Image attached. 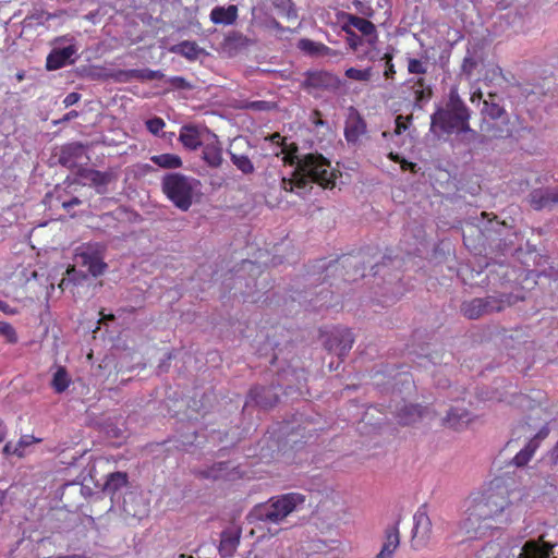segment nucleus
Returning <instances> with one entry per match:
<instances>
[{
    "instance_id": "obj_26",
    "label": "nucleus",
    "mask_w": 558,
    "mask_h": 558,
    "mask_svg": "<svg viewBox=\"0 0 558 558\" xmlns=\"http://www.w3.org/2000/svg\"><path fill=\"white\" fill-rule=\"evenodd\" d=\"M83 153V145L80 143H70L61 147L59 154L60 165L72 168Z\"/></svg>"
},
{
    "instance_id": "obj_17",
    "label": "nucleus",
    "mask_w": 558,
    "mask_h": 558,
    "mask_svg": "<svg viewBox=\"0 0 558 558\" xmlns=\"http://www.w3.org/2000/svg\"><path fill=\"white\" fill-rule=\"evenodd\" d=\"M530 205L535 210H542L558 204V187L555 190L536 189L530 193Z\"/></svg>"
},
{
    "instance_id": "obj_9",
    "label": "nucleus",
    "mask_w": 558,
    "mask_h": 558,
    "mask_svg": "<svg viewBox=\"0 0 558 558\" xmlns=\"http://www.w3.org/2000/svg\"><path fill=\"white\" fill-rule=\"evenodd\" d=\"M322 336L326 337L324 340L326 350L337 354L339 357L345 356L354 343L351 329L344 327H333L329 331L322 332Z\"/></svg>"
},
{
    "instance_id": "obj_29",
    "label": "nucleus",
    "mask_w": 558,
    "mask_h": 558,
    "mask_svg": "<svg viewBox=\"0 0 558 558\" xmlns=\"http://www.w3.org/2000/svg\"><path fill=\"white\" fill-rule=\"evenodd\" d=\"M129 484L128 474L124 472H113L108 475L104 486V492L109 494L111 498Z\"/></svg>"
},
{
    "instance_id": "obj_61",
    "label": "nucleus",
    "mask_w": 558,
    "mask_h": 558,
    "mask_svg": "<svg viewBox=\"0 0 558 558\" xmlns=\"http://www.w3.org/2000/svg\"><path fill=\"white\" fill-rule=\"evenodd\" d=\"M78 204H81V201L77 197H73L71 201L63 203V207L69 208Z\"/></svg>"
},
{
    "instance_id": "obj_8",
    "label": "nucleus",
    "mask_w": 558,
    "mask_h": 558,
    "mask_svg": "<svg viewBox=\"0 0 558 558\" xmlns=\"http://www.w3.org/2000/svg\"><path fill=\"white\" fill-rule=\"evenodd\" d=\"M341 85L342 81L338 75L325 70L306 71L301 83V87L312 95L318 92H337Z\"/></svg>"
},
{
    "instance_id": "obj_40",
    "label": "nucleus",
    "mask_w": 558,
    "mask_h": 558,
    "mask_svg": "<svg viewBox=\"0 0 558 558\" xmlns=\"http://www.w3.org/2000/svg\"><path fill=\"white\" fill-rule=\"evenodd\" d=\"M262 392L263 393L270 392V389H267V388H264V387H260V388L256 387V388H253L250 391V396L256 402V404H258V405H260L263 408H268V407H272L278 401V397L276 395L272 396L271 400H268V399H264L260 396Z\"/></svg>"
},
{
    "instance_id": "obj_42",
    "label": "nucleus",
    "mask_w": 558,
    "mask_h": 558,
    "mask_svg": "<svg viewBox=\"0 0 558 558\" xmlns=\"http://www.w3.org/2000/svg\"><path fill=\"white\" fill-rule=\"evenodd\" d=\"M0 335H2L10 344H15L19 341L16 330L10 323L0 322Z\"/></svg>"
},
{
    "instance_id": "obj_16",
    "label": "nucleus",
    "mask_w": 558,
    "mask_h": 558,
    "mask_svg": "<svg viewBox=\"0 0 558 558\" xmlns=\"http://www.w3.org/2000/svg\"><path fill=\"white\" fill-rule=\"evenodd\" d=\"M411 84L414 107L422 109L423 106L433 97V88L427 81L420 76L408 81Z\"/></svg>"
},
{
    "instance_id": "obj_27",
    "label": "nucleus",
    "mask_w": 558,
    "mask_h": 558,
    "mask_svg": "<svg viewBox=\"0 0 558 558\" xmlns=\"http://www.w3.org/2000/svg\"><path fill=\"white\" fill-rule=\"evenodd\" d=\"M424 415V410L418 404H405L397 413L398 423L412 425L418 422Z\"/></svg>"
},
{
    "instance_id": "obj_7",
    "label": "nucleus",
    "mask_w": 558,
    "mask_h": 558,
    "mask_svg": "<svg viewBox=\"0 0 558 558\" xmlns=\"http://www.w3.org/2000/svg\"><path fill=\"white\" fill-rule=\"evenodd\" d=\"M105 252L106 246L101 243H84L76 248L75 257L93 277H99L107 269V264L104 260Z\"/></svg>"
},
{
    "instance_id": "obj_21",
    "label": "nucleus",
    "mask_w": 558,
    "mask_h": 558,
    "mask_svg": "<svg viewBox=\"0 0 558 558\" xmlns=\"http://www.w3.org/2000/svg\"><path fill=\"white\" fill-rule=\"evenodd\" d=\"M239 16V8L235 4L228 7H215L209 14L210 21L216 25H232Z\"/></svg>"
},
{
    "instance_id": "obj_51",
    "label": "nucleus",
    "mask_w": 558,
    "mask_h": 558,
    "mask_svg": "<svg viewBox=\"0 0 558 558\" xmlns=\"http://www.w3.org/2000/svg\"><path fill=\"white\" fill-rule=\"evenodd\" d=\"M310 121L315 128L325 126L327 123L318 109H314L310 116Z\"/></svg>"
},
{
    "instance_id": "obj_5",
    "label": "nucleus",
    "mask_w": 558,
    "mask_h": 558,
    "mask_svg": "<svg viewBox=\"0 0 558 558\" xmlns=\"http://www.w3.org/2000/svg\"><path fill=\"white\" fill-rule=\"evenodd\" d=\"M162 192L179 209L186 211L192 203L199 181L182 173H168L162 178Z\"/></svg>"
},
{
    "instance_id": "obj_1",
    "label": "nucleus",
    "mask_w": 558,
    "mask_h": 558,
    "mask_svg": "<svg viewBox=\"0 0 558 558\" xmlns=\"http://www.w3.org/2000/svg\"><path fill=\"white\" fill-rule=\"evenodd\" d=\"M470 110L459 96L457 88L449 92L446 105L430 118V130L440 134L466 133L470 129Z\"/></svg>"
},
{
    "instance_id": "obj_63",
    "label": "nucleus",
    "mask_w": 558,
    "mask_h": 558,
    "mask_svg": "<svg viewBox=\"0 0 558 558\" xmlns=\"http://www.w3.org/2000/svg\"><path fill=\"white\" fill-rule=\"evenodd\" d=\"M388 158H389L390 160H392V161H395V162H399V163H400V161L402 160V157H400L398 154L392 153V151H391V153H389Z\"/></svg>"
},
{
    "instance_id": "obj_52",
    "label": "nucleus",
    "mask_w": 558,
    "mask_h": 558,
    "mask_svg": "<svg viewBox=\"0 0 558 558\" xmlns=\"http://www.w3.org/2000/svg\"><path fill=\"white\" fill-rule=\"evenodd\" d=\"M344 262L345 260H342V262L335 260V262L329 263V265L325 269L327 272L326 276H328L329 274H331V275L341 274V270L344 267Z\"/></svg>"
},
{
    "instance_id": "obj_22",
    "label": "nucleus",
    "mask_w": 558,
    "mask_h": 558,
    "mask_svg": "<svg viewBox=\"0 0 558 558\" xmlns=\"http://www.w3.org/2000/svg\"><path fill=\"white\" fill-rule=\"evenodd\" d=\"M471 421L472 415L466 409L452 407L444 418V425L458 430L465 427Z\"/></svg>"
},
{
    "instance_id": "obj_39",
    "label": "nucleus",
    "mask_w": 558,
    "mask_h": 558,
    "mask_svg": "<svg viewBox=\"0 0 558 558\" xmlns=\"http://www.w3.org/2000/svg\"><path fill=\"white\" fill-rule=\"evenodd\" d=\"M344 75L352 81L356 82H369L373 76V68L367 66L365 69L349 68L345 70Z\"/></svg>"
},
{
    "instance_id": "obj_10",
    "label": "nucleus",
    "mask_w": 558,
    "mask_h": 558,
    "mask_svg": "<svg viewBox=\"0 0 558 558\" xmlns=\"http://www.w3.org/2000/svg\"><path fill=\"white\" fill-rule=\"evenodd\" d=\"M481 510V508H476L473 504H470L466 508L465 517L459 527L461 533L468 538H477L493 526V524L482 515L483 511Z\"/></svg>"
},
{
    "instance_id": "obj_6",
    "label": "nucleus",
    "mask_w": 558,
    "mask_h": 558,
    "mask_svg": "<svg viewBox=\"0 0 558 558\" xmlns=\"http://www.w3.org/2000/svg\"><path fill=\"white\" fill-rule=\"evenodd\" d=\"M519 300H521L519 296L511 293H501L498 296L474 298L470 301H464L460 310L468 319H478L484 315L501 312L508 306L515 304Z\"/></svg>"
},
{
    "instance_id": "obj_47",
    "label": "nucleus",
    "mask_w": 558,
    "mask_h": 558,
    "mask_svg": "<svg viewBox=\"0 0 558 558\" xmlns=\"http://www.w3.org/2000/svg\"><path fill=\"white\" fill-rule=\"evenodd\" d=\"M168 83L175 89H191L192 84L186 81L183 76H172L168 80Z\"/></svg>"
},
{
    "instance_id": "obj_31",
    "label": "nucleus",
    "mask_w": 558,
    "mask_h": 558,
    "mask_svg": "<svg viewBox=\"0 0 558 558\" xmlns=\"http://www.w3.org/2000/svg\"><path fill=\"white\" fill-rule=\"evenodd\" d=\"M80 175L89 181L94 186H105L112 180L110 172H102L95 169H83Z\"/></svg>"
},
{
    "instance_id": "obj_55",
    "label": "nucleus",
    "mask_w": 558,
    "mask_h": 558,
    "mask_svg": "<svg viewBox=\"0 0 558 558\" xmlns=\"http://www.w3.org/2000/svg\"><path fill=\"white\" fill-rule=\"evenodd\" d=\"M269 141L274 144L286 146V138L280 133L275 132L269 136Z\"/></svg>"
},
{
    "instance_id": "obj_62",
    "label": "nucleus",
    "mask_w": 558,
    "mask_h": 558,
    "mask_svg": "<svg viewBox=\"0 0 558 558\" xmlns=\"http://www.w3.org/2000/svg\"><path fill=\"white\" fill-rule=\"evenodd\" d=\"M56 558H89L86 555L83 554H73V555H59Z\"/></svg>"
},
{
    "instance_id": "obj_3",
    "label": "nucleus",
    "mask_w": 558,
    "mask_h": 558,
    "mask_svg": "<svg viewBox=\"0 0 558 558\" xmlns=\"http://www.w3.org/2000/svg\"><path fill=\"white\" fill-rule=\"evenodd\" d=\"M305 496L300 493H287L271 497L267 502L254 507L253 515L265 523H279L299 506L305 502Z\"/></svg>"
},
{
    "instance_id": "obj_41",
    "label": "nucleus",
    "mask_w": 558,
    "mask_h": 558,
    "mask_svg": "<svg viewBox=\"0 0 558 558\" xmlns=\"http://www.w3.org/2000/svg\"><path fill=\"white\" fill-rule=\"evenodd\" d=\"M381 60L385 61L384 77L387 81H395L397 71L393 64V53L389 51L385 52Z\"/></svg>"
},
{
    "instance_id": "obj_50",
    "label": "nucleus",
    "mask_w": 558,
    "mask_h": 558,
    "mask_svg": "<svg viewBox=\"0 0 558 558\" xmlns=\"http://www.w3.org/2000/svg\"><path fill=\"white\" fill-rule=\"evenodd\" d=\"M3 453L7 456H16L19 458L24 457V451L19 449L15 444L11 441L7 442L3 447Z\"/></svg>"
},
{
    "instance_id": "obj_44",
    "label": "nucleus",
    "mask_w": 558,
    "mask_h": 558,
    "mask_svg": "<svg viewBox=\"0 0 558 558\" xmlns=\"http://www.w3.org/2000/svg\"><path fill=\"white\" fill-rule=\"evenodd\" d=\"M165 126L166 122L159 117H154L146 121L147 130L154 135H158Z\"/></svg>"
},
{
    "instance_id": "obj_38",
    "label": "nucleus",
    "mask_w": 558,
    "mask_h": 558,
    "mask_svg": "<svg viewBox=\"0 0 558 558\" xmlns=\"http://www.w3.org/2000/svg\"><path fill=\"white\" fill-rule=\"evenodd\" d=\"M428 71V58H408V73L425 75Z\"/></svg>"
},
{
    "instance_id": "obj_48",
    "label": "nucleus",
    "mask_w": 558,
    "mask_h": 558,
    "mask_svg": "<svg viewBox=\"0 0 558 558\" xmlns=\"http://www.w3.org/2000/svg\"><path fill=\"white\" fill-rule=\"evenodd\" d=\"M77 275L78 272L75 269V266H69L66 269V277L62 278L61 282L59 283V288L64 290L70 282L76 280Z\"/></svg>"
},
{
    "instance_id": "obj_24",
    "label": "nucleus",
    "mask_w": 558,
    "mask_h": 558,
    "mask_svg": "<svg viewBox=\"0 0 558 558\" xmlns=\"http://www.w3.org/2000/svg\"><path fill=\"white\" fill-rule=\"evenodd\" d=\"M179 141L189 150H196L203 145L201 133L195 125H183L180 130Z\"/></svg>"
},
{
    "instance_id": "obj_12",
    "label": "nucleus",
    "mask_w": 558,
    "mask_h": 558,
    "mask_svg": "<svg viewBox=\"0 0 558 558\" xmlns=\"http://www.w3.org/2000/svg\"><path fill=\"white\" fill-rule=\"evenodd\" d=\"M122 511L126 518L141 521L149 514V502L142 494L129 492L123 498Z\"/></svg>"
},
{
    "instance_id": "obj_14",
    "label": "nucleus",
    "mask_w": 558,
    "mask_h": 558,
    "mask_svg": "<svg viewBox=\"0 0 558 558\" xmlns=\"http://www.w3.org/2000/svg\"><path fill=\"white\" fill-rule=\"evenodd\" d=\"M342 22L344 26L357 29L367 38L369 45H374L378 40L377 29L373 22L351 13H344Z\"/></svg>"
},
{
    "instance_id": "obj_53",
    "label": "nucleus",
    "mask_w": 558,
    "mask_h": 558,
    "mask_svg": "<svg viewBox=\"0 0 558 558\" xmlns=\"http://www.w3.org/2000/svg\"><path fill=\"white\" fill-rule=\"evenodd\" d=\"M80 99H81V94L75 93V92L70 93L63 99L64 107L69 108L71 106L75 105L76 102H78Z\"/></svg>"
},
{
    "instance_id": "obj_57",
    "label": "nucleus",
    "mask_w": 558,
    "mask_h": 558,
    "mask_svg": "<svg viewBox=\"0 0 558 558\" xmlns=\"http://www.w3.org/2000/svg\"><path fill=\"white\" fill-rule=\"evenodd\" d=\"M403 117L402 116H398L396 118V132L398 134H400L402 131L407 130L408 125L407 123L403 121Z\"/></svg>"
},
{
    "instance_id": "obj_59",
    "label": "nucleus",
    "mask_w": 558,
    "mask_h": 558,
    "mask_svg": "<svg viewBox=\"0 0 558 558\" xmlns=\"http://www.w3.org/2000/svg\"><path fill=\"white\" fill-rule=\"evenodd\" d=\"M0 311H2L5 314L14 315L16 314V310L11 308V306L3 301H0Z\"/></svg>"
},
{
    "instance_id": "obj_33",
    "label": "nucleus",
    "mask_w": 558,
    "mask_h": 558,
    "mask_svg": "<svg viewBox=\"0 0 558 558\" xmlns=\"http://www.w3.org/2000/svg\"><path fill=\"white\" fill-rule=\"evenodd\" d=\"M537 450V439H530L523 449H521L512 459V464L515 466L526 465L533 458Z\"/></svg>"
},
{
    "instance_id": "obj_54",
    "label": "nucleus",
    "mask_w": 558,
    "mask_h": 558,
    "mask_svg": "<svg viewBox=\"0 0 558 558\" xmlns=\"http://www.w3.org/2000/svg\"><path fill=\"white\" fill-rule=\"evenodd\" d=\"M78 117V112L76 110H71L68 113H65L61 119L54 120L53 124L58 125L68 121H71L73 119H76Z\"/></svg>"
},
{
    "instance_id": "obj_35",
    "label": "nucleus",
    "mask_w": 558,
    "mask_h": 558,
    "mask_svg": "<svg viewBox=\"0 0 558 558\" xmlns=\"http://www.w3.org/2000/svg\"><path fill=\"white\" fill-rule=\"evenodd\" d=\"M298 48L311 56L325 54L330 50V48L323 43H316L308 38L300 39Z\"/></svg>"
},
{
    "instance_id": "obj_56",
    "label": "nucleus",
    "mask_w": 558,
    "mask_h": 558,
    "mask_svg": "<svg viewBox=\"0 0 558 558\" xmlns=\"http://www.w3.org/2000/svg\"><path fill=\"white\" fill-rule=\"evenodd\" d=\"M400 167L403 171L410 170L411 172H416V163L408 161L404 158L400 161Z\"/></svg>"
},
{
    "instance_id": "obj_36",
    "label": "nucleus",
    "mask_w": 558,
    "mask_h": 558,
    "mask_svg": "<svg viewBox=\"0 0 558 558\" xmlns=\"http://www.w3.org/2000/svg\"><path fill=\"white\" fill-rule=\"evenodd\" d=\"M230 159L232 163L240 170L243 174H252L255 171V167L248 156L243 154H236L229 150Z\"/></svg>"
},
{
    "instance_id": "obj_49",
    "label": "nucleus",
    "mask_w": 558,
    "mask_h": 558,
    "mask_svg": "<svg viewBox=\"0 0 558 558\" xmlns=\"http://www.w3.org/2000/svg\"><path fill=\"white\" fill-rule=\"evenodd\" d=\"M39 441L40 439L33 435H23L15 445L19 449H22L25 452L26 447Z\"/></svg>"
},
{
    "instance_id": "obj_43",
    "label": "nucleus",
    "mask_w": 558,
    "mask_h": 558,
    "mask_svg": "<svg viewBox=\"0 0 558 558\" xmlns=\"http://www.w3.org/2000/svg\"><path fill=\"white\" fill-rule=\"evenodd\" d=\"M342 31L347 34V43L351 49L356 50L362 45V38L351 28L342 24Z\"/></svg>"
},
{
    "instance_id": "obj_45",
    "label": "nucleus",
    "mask_w": 558,
    "mask_h": 558,
    "mask_svg": "<svg viewBox=\"0 0 558 558\" xmlns=\"http://www.w3.org/2000/svg\"><path fill=\"white\" fill-rule=\"evenodd\" d=\"M282 151L287 153L284 160L291 166L295 165V168H296L298 161L301 159L296 156L298 145L295 143H292L289 145L288 148H283Z\"/></svg>"
},
{
    "instance_id": "obj_18",
    "label": "nucleus",
    "mask_w": 558,
    "mask_h": 558,
    "mask_svg": "<svg viewBox=\"0 0 558 558\" xmlns=\"http://www.w3.org/2000/svg\"><path fill=\"white\" fill-rule=\"evenodd\" d=\"M203 160L210 168H219L222 165V147L216 134L203 146Z\"/></svg>"
},
{
    "instance_id": "obj_32",
    "label": "nucleus",
    "mask_w": 558,
    "mask_h": 558,
    "mask_svg": "<svg viewBox=\"0 0 558 558\" xmlns=\"http://www.w3.org/2000/svg\"><path fill=\"white\" fill-rule=\"evenodd\" d=\"M365 132L366 123L360 116H357L345 126L344 136L348 142H356Z\"/></svg>"
},
{
    "instance_id": "obj_2",
    "label": "nucleus",
    "mask_w": 558,
    "mask_h": 558,
    "mask_svg": "<svg viewBox=\"0 0 558 558\" xmlns=\"http://www.w3.org/2000/svg\"><path fill=\"white\" fill-rule=\"evenodd\" d=\"M294 184L304 189L308 183H316L324 189L336 185L338 171L331 167L330 161L320 154H306L299 161L293 174Z\"/></svg>"
},
{
    "instance_id": "obj_11",
    "label": "nucleus",
    "mask_w": 558,
    "mask_h": 558,
    "mask_svg": "<svg viewBox=\"0 0 558 558\" xmlns=\"http://www.w3.org/2000/svg\"><path fill=\"white\" fill-rule=\"evenodd\" d=\"M413 520L412 544L415 548L424 547L430 541L433 534L432 521L425 506L418 508L414 513Z\"/></svg>"
},
{
    "instance_id": "obj_25",
    "label": "nucleus",
    "mask_w": 558,
    "mask_h": 558,
    "mask_svg": "<svg viewBox=\"0 0 558 558\" xmlns=\"http://www.w3.org/2000/svg\"><path fill=\"white\" fill-rule=\"evenodd\" d=\"M240 544V532L228 530L221 533L219 554L223 558H230Z\"/></svg>"
},
{
    "instance_id": "obj_28",
    "label": "nucleus",
    "mask_w": 558,
    "mask_h": 558,
    "mask_svg": "<svg viewBox=\"0 0 558 558\" xmlns=\"http://www.w3.org/2000/svg\"><path fill=\"white\" fill-rule=\"evenodd\" d=\"M169 51L180 54L189 61H195L203 52V49L195 41L183 40L177 45L171 46Z\"/></svg>"
},
{
    "instance_id": "obj_64",
    "label": "nucleus",
    "mask_w": 558,
    "mask_h": 558,
    "mask_svg": "<svg viewBox=\"0 0 558 558\" xmlns=\"http://www.w3.org/2000/svg\"><path fill=\"white\" fill-rule=\"evenodd\" d=\"M104 318L108 319V320H113L114 319V315L113 314H109V315L104 316Z\"/></svg>"
},
{
    "instance_id": "obj_30",
    "label": "nucleus",
    "mask_w": 558,
    "mask_h": 558,
    "mask_svg": "<svg viewBox=\"0 0 558 558\" xmlns=\"http://www.w3.org/2000/svg\"><path fill=\"white\" fill-rule=\"evenodd\" d=\"M483 63V57L477 51L468 50L461 64V73L471 78L474 71Z\"/></svg>"
},
{
    "instance_id": "obj_60",
    "label": "nucleus",
    "mask_w": 558,
    "mask_h": 558,
    "mask_svg": "<svg viewBox=\"0 0 558 558\" xmlns=\"http://www.w3.org/2000/svg\"><path fill=\"white\" fill-rule=\"evenodd\" d=\"M7 432V426L4 422L0 418V442H2L5 439Z\"/></svg>"
},
{
    "instance_id": "obj_19",
    "label": "nucleus",
    "mask_w": 558,
    "mask_h": 558,
    "mask_svg": "<svg viewBox=\"0 0 558 558\" xmlns=\"http://www.w3.org/2000/svg\"><path fill=\"white\" fill-rule=\"evenodd\" d=\"M76 53V48L73 45L68 47L53 49L46 59V68L49 71L59 70L66 65L68 63H72L70 61L73 54Z\"/></svg>"
},
{
    "instance_id": "obj_58",
    "label": "nucleus",
    "mask_w": 558,
    "mask_h": 558,
    "mask_svg": "<svg viewBox=\"0 0 558 558\" xmlns=\"http://www.w3.org/2000/svg\"><path fill=\"white\" fill-rule=\"evenodd\" d=\"M549 434V430L547 427H543L539 429V432L532 438L537 439V448L539 447V444L543 439H545Z\"/></svg>"
},
{
    "instance_id": "obj_4",
    "label": "nucleus",
    "mask_w": 558,
    "mask_h": 558,
    "mask_svg": "<svg viewBox=\"0 0 558 558\" xmlns=\"http://www.w3.org/2000/svg\"><path fill=\"white\" fill-rule=\"evenodd\" d=\"M476 508H481L483 517L492 524L511 506L510 489L500 482H493L480 496L472 499Z\"/></svg>"
},
{
    "instance_id": "obj_37",
    "label": "nucleus",
    "mask_w": 558,
    "mask_h": 558,
    "mask_svg": "<svg viewBox=\"0 0 558 558\" xmlns=\"http://www.w3.org/2000/svg\"><path fill=\"white\" fill-rule=\"evenodd\" d=\"M71 384V379L68 375V372L64 367H59L57 372L53 374V378L51 380V387L57 393L64 392Z\"/></svg>"
},
{
    "instance_id": "obj_20",
    "label": "nucleus",
    "mask_w": 558,
    "mask_h": 558,
    "mask_svg": "<svg viewBox=\"0 0 558 558\" xmlns=\"http://www.w3.org/2000/svg\"><path fill=\"white\" fill-rule=\"evenodd\" d=\"M400 546V532L398 524L388 526L385 530L384 543L376 558H393L395 553Z\"/></svg>"
},
{
    "instance_id": "obj_34",
    "label": "nucleus",
    "mask_w": 558,
    "mask_h": 558,
    "mask_svg": "<svg viewBox=\"0 0 558 558\" xmlns=\"http://www.w3.org/2000/svg\"><path fill=\"white\" fill-rule=\"evenodd\" d=\"M150 160L162 169H178L182 167V159L175 154H160L150 157Z\"/></svg>"
},
{
    "instance_id": "obj_23",
    "label": "nucleus",
    "mask_w": 558,
    "mask_h": 558,
    "mask_svg": "<svg viewBox=\"0 0 558 558\" xmlns=\"http://www.w3.org/2000/svg\"><path fill=\"white\" fill-rule=\"evenodd\" d=\"M120 81L129 82L133 78L138 81H154L161 80L165 77V74L159 70H150V69H131L119 72Z\"/></svg>"
},
{
    "instance_id": "obj_15",
    "label": "nucleus",
    "mask_w": 558,
    "mask_h": 558,
    "mask_svg": "<svg viewBox=\"0 0 558 558\" xmlns=\"http://www.w3.org/2000/svg\"><path fill=\"white\" fill-rule=\"evenodd\" d=\"M554 547V544L544 541V536H539L538 539L525 542L518 558H551Z\"/></svg>"
},
{
    "instance_id": "obj_13",
    "label": "nucleus",
    "mask_w": 558,
    "mask_h": 558,
    "mask_svg": "<svg viewBox=\"0 0 558 558\" xmlns=\"http://www.w3.org/2000/svg\"><path fill=\"white\" fill-rule=\"evenodd\" d=\"M470 100L472 104L477 105L483 102L482 114L490 119H499L506 113L496 94L488 93L487 98H483L482 90L476 89L471 94Z\"/></svg>"
},
{
    "instance_id": "obj_46",
    "label": "nucleus",
    "mask_w": 558,
    "mask_h": 558,
    "mask_svg": "<svg viewBox=\"0 0 558 558\" xmlns=\"http://www.w3.org/2000/svg\"><path fill=\"white\" fill-rule=\"evenodd\" d=\"M228 463L227 462H219L217 464H214L209 470H207L204 475L206 477H211L214 480H217V478H220L221 477V474L220 472L221 471H225L228 469Z\"/></svg>"
}]
</instances>
